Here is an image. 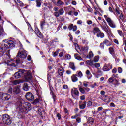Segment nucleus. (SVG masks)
Wrapping results in <instances>:
<instances>
[{"instance_id": "obj_38", "label": "nucleus", "mask_w": 126, "mask_h": 126, "mask_svg": "<svg viewBox=\"0 0 126 126\" xmlns=\"http://www.w3.org/2000/svg\"><path fill=\"white\" fill-rule=\"evenodd\" d=\"M79 90L81 93H82L83 94H84L85 93V90L81 88V87H79Z\"/></svg>"}, {"instance_id": "obj_26", "label": "nucleus", "mask_w": 126, "mask_h": 126, "mask_svg": "<svg viewBox=\"0 0 126 126\" xmlns=\"http://www.w3.org/2000/svg\"><path fill=\"white\" fill-rule=\"evenodd\" d=\"M88 46H86L81 48V51L83 52V53H87V52H88Z\"/></svg>"}, {"instance_id": "obj_4", "label": "nucleus", "mask_w": 126, "mask_h": 126, "mask_svg": "<svg viewBox=\"0 0 126 126\" xmlns=\"http://www.w3.org/2000/svg\"><path fill=\"white\" fill-rule=\"evenodd\" d=\"M54 10L55 11V12L54 13V15L55 16H56V17H59L60 15H63V13H64L63 9L61 8L59 10V8L58 7H55L54 8Z\"/></svg>"}, {"instance_id": "obj_31", "label": "nucleus", "mask_w": 126, "mask_h": 126, "mask_svg": "<svg viewBox=\"0 0 126 126\" xmlns=\"http://www.w3.org/2000/svg\"><path fill=\"white\" fill-rule=\"evenodd\" d=\"M74 57L75 59L79 60V61H81L82 60V58H81V57L79 56L78 54H75Z\"/></svg>"}, {"instance_id": "obj_43", "label": "nucleus", "mask_w": 126, "mask_h": 126, "mask_svg": "<svg viewBox=\"0 0 126 126\" xmlns=\"http://www.w3.org/2000/svg\"><path fill=\"white\" fill-rule=\"evenodd\" d=\"M100 66H101V64H100V63H96L94 64V66L96 68L100 67Z\"/></svg>"}, {"instance_id": "obj_58", "label": "nucleus", "mask_w": 126, "mask_h": 126, "mask_svg": "<svg viewBox=\"0 0 126 126\" xmlns=\"http://www.w3.org/2000/svg\"><path fill=\"white\" fill-rule=\"evenodd\" d=\"M96 86H98V85L97 84V83H95L92 86V88H95V87H96Z\"/></svg>"}, {"instance_id": "obj_46", "label": "nucleus", "mask_w": 126, "mask_h": 126, "mask_svg": "<svg viewBox=\"0 0 126 126\" xmlns=\"http://www.w3.org/2000/svg\"><path fill=\"white\" fill-rule=\"evenodd\" d=\"M39 115L42 114V108H39L37 110H36Z\"/></svg>"}, {"instance_id": "obj_20", "label": "nucleus", "mask_w": 126, "mask_h": 126, "mask_svg": "<svg viewBox=\"0 0 126 126\" xmlns=\"http://www.w3.org/2000/svg\"><path fill=\"white\" fill-rule=\"evenodd\" d=\"M69 67L71 68L73 71H75L76 68L75 67V65H74V63L73 62H70L69 63Z\"/></svg>"}, {"instance_id": "obj_9", "label": "nucleus", "mask_w": 126, "mask_h": 126, "mask_svg": "<svg viewBox=\"0 0 126 126\" xmlns=\"http://www.w3.org/2000/svg\"><path fill=\"white\" fill-rule=\"evenodd\" d=\"M26 99L28 101H33L34 99V95L31 93H27L26 94Z\"/></svg>"}, {"instance_id": "obj_32", "label": "nucleus", "mask_w": 126, "mask_h": 126, "mask_svg": "<svg viewBox=\"0 0 126 126\" xmlns=\"http://www.w3.org/2000/svg\"><path fill=\"white\" fill-rule=\"evenodd\" d=\"M97 37H98V38H104V37H105V34H104L103 33H102V32H101L100 33H97Z\"/></svg>"}, {"instance_id": "obj_27", "label": "nucleus", "mask_w": 126, "mask_h": 126, "mask_svg": "<svg viewBox=\"0 0 126 126\" xmlns=\"http://www.w3.org/2000/svg\"><path fill=\"white\" fill-rule=\"evenodd\" d=\"M86 63L88 65H90V66H94V64L93 63V61L91 60H87L86 61Z\"/></svg>"}, {"instance_id": "obj_29", "label": "nucleus", "mask_w": 126, "mask_h": 126, "mask_svg": "<svg viewBox=\"0 0 126 126\" xmlns=\"http://www.w3.org/2000/svg\"><path fill=\"white\" fill-rule=\"evenodd\" d=\"M103 43L105 44V45H106V46H111L112 43H111V42H110L109 40H108L107 39H105L104 42Z\"/></svg>"}, {"instance_id": "obj_57", "label": "nucleus", "mask_w": 126, "mask_h": 126, "mask_svg": "<svg viewBox=\"0 0 126 126\" xmlns=\"http://www.w3.org/2000/svg\"><path fill=\"white\" fill-rule=\"evenodd\" d=\"M112 72L113 73H117V68H114V69L112 71Z\"/></svg>"}, {"instance_id": "obj_63", "label": "nucleus", "mask_w": 126, "mask_h": 126, "mask_svg": "<svg viewBox=\"0 0 126 126\" xmlns=\"http://www.w3.org/2000/svg\"><path fill=\"white\" fill-rule=\"evenodd\" d=\"M63 89H67V88H68V86L67 85H64L63 86Z\"/></svg>"}, {"instance_id": "obj_11", "label": "nucleus", "mask_w": 126, "mask_h": 126, "mask_svg": "<svg viewBox=\"0 0 126 126\" xmlns=\"http://www.w3.org/2000/svg\"><path fill=\"white\" fill-rule=\"evenodd\" d=\"M113 68V65L111 64H105L103 68V70L104 71H109L110 69Z\"/></svg>"}, {"instance_id": "obj_3", "label": "nucleus", "mask_w": 126, "mask_h": 126, "mask_svg": "<svg viewBox=\"0 0 126 126\" xmlns=\"http://www.w3.org/2000/svg\"><path fill=\"white\" fill-rule=\"evenodd\" d=\"M104 17L105 20H106L110 27H111V28H116L117 27L116 23H115V22H114V21L111 18L108 17V16L106 15H104Z\"/></svg>"}, {"instance_id": "obj_61", "label": "nucleus", "mask_w": 126, "mask_h": 126, "mask_svg": "<svg viewBox=\"0 0 126 126\" xmlns=\"http://www.w3.org/2000/svg\"><path fill=\"white\" fill-rule=\"evenodd\" d=\"M76 121V122H77V123H80V122H81V119H80V118H79V117L77 118Z\"/></svg>"}, {"instance_id": "obj_50", "label": "nucleus", "mask_w": 126, "mask_h": 126, "mask_svg": "<svg viewBox=\"0 0 126 126\" xmlns=\"http://www.w3.org/2000/svg\"><path fill=\"white\" fill-rule=\"evenodd\" d=\"M73 28V24H71L68 26V29H69V30H72Z\"/></svg>"}, {"instance_id": "obj_18", "label": "nucleus", "mask_w": 126, "mask_h": 126, "mask_svg": "<svg viewBox=\"0 0 126 126\" xmlns=\"http://www.w3.org/2000/svg\"><path fill=\"white\" fill-rule=\"evenodd\" d=\"M102 101L104 102H107V103H110L111 102V99H110V97L108 95H105L104 96L103 98H102Z\"/></svg>"}, {"instance_id": "obj_60", "label": "nucleus", "mask_w": 126, "mask_h": 126, "mask_svg": "<svg viewBox=\"0 0 126 126\" xmlns=\"http://www.w3.org/2000/svg\"><path fill=\"white\" fill-rule=\"evenodd\" d=\"M87 24H89V25H90V24H92V21H91V20H88L87 21Z\"/></svg>"}, {"instance_id": "obj_40", "label": "nucleus", "mask_w": 126, "mask_h": 126, "mask_svg": "<svg viewBox=\"0 0 126 126\" xmlns=\"http://www.w3.org/2000/svg\"><path fill=\"white\" fill-rule=\"evenodd\" d=\"M50 94H51V95H52V98L54 100V101H56V95L55 94H54V92H50Z\"/></svg>"}, {"instance_id": "obj_39", "label": "nucleus", "mask_w": 126, "mask_h": 126, "mask_svg": "<svg viewBox=\"0 0 126 126\" xmlns=\"http://www.w3.org/2000/svg\"><path fill=\"white\" fill-rule=\"evenodd\" d=\"M36 35H37L38 37H39V38H42L43 36L41 32L39 31L37 32L36 33Z\"/></svg>"}, {"instance_id": "obj_45", "label": "nucleus", "mask_w": 126, "mask_h": 126, "mask_svg": "<svg viewBox=\"0 0 126 126\" xmlns=\"http://www.w3.org/2000/svg\"><path fill=\"white\" fill-rule=\"evenodd\" d=\"M28 30L30 32H34V30H33V29H32V27H31V26H29Z\"/></svg>"}, {"instance_id": "obj_22", "label": "nucleus", "mask_w": 126, "mask_h": 126, "mask_svg": "<svg viewBox=\"0 0 126 126\" xmlns=\"http://www.w3.org/2000/svg\"><path fill=\"white\" fill-rule=\"evenodd\" d=\"M23 89L25 91H28V90H29V87L28 86V85L27 84V83H24Z\"/></svg>"}, {"instance_id": "obj_49", "label": "nucleus", "mask_w": 126, "mask_h": 126, "mask_svg": "<svg viewBox=\"0 0 126 126\" xmlns=\"http://www.w3.org/2000/svg\"><path fill=\"white\" fill-rule=\"evenodd\" d=\"M118 71L119 73H122L123 72V69L121 67H118Z\"/></svg>"}, {"instance_id": "obj_55", "label": "nucleus", "mask_w": 126, "mask_h": 126, "mask_svg": "<svg viewBox=\"0 0 126 126\" xmlns=\"http://www.w3.org/2000/svg\"><path fill=\"white\" fill-rule=\"evenodd\" d=\"M80 99L82 101H84V100H85V96H84V95L81 96L80 97Z\"/></svg>"}, {"instance_id": "obj_52", "label": "nucleus", "mask_w": 126, "mask_h": 126, "mask_svg": "<svg viewBox=\"0 0 126 126\" xmlns=\"http://www.w3.org/2000/svg\"><path fill=\"white\" fill-rule=\"evenodd\" d=\"M65 58L67 60H70V59L71 58V56L69 55V54L66 55Z\"/></svg>"}, {"instance_id": "obj_13", "label": "nucleus", "mask_w": 126, "mask_h": 126, "mask_svg": "<svg viewBox=\"0 0 126 126\" xmlns=\"http://www.w3.org/2000/svg\"><path fill=\"white\" fill-rule=\"evenodd\" d=\"M24 76L26 80H30L32 78V74L29 72H25L24 71Z\"/></svg>"}, {"instance_id": "obj_7", "label": "nucleus", "mask_w": 126, "mask_h": 126, "mask_svg": "<svg viewBox=\"0 0 126 126\" xmlns=\"http://www.w3.org/2000/svg\"><path fill=\"white\" fill-rule=\"evenodd\" d=\"M18 56L22 59H25L27 56V52L24 49H21L19 51Z\"/></svg>"}, {"instance_id": "obj_6", "label": "nucleus", "mask_w": 126, "mask_h": 126, "mask_svg": "<svg viewBox=\"0 0 126 126\" xmlns=\"http://www.w3.org/2000/svg\"><path fill=\"white\" fill-rule=\"evenodd\" d=\"M3 122L6 125H10L11 124V120L10 119V117L7 114L3 115Z\"/></svg>"}, {"instance_id": "obj_47", "label": "nucleus", "mask_w": 126, "mask_h": 126, "mask_svg": "<svg viewBox=\"0 0 126 126\" xmlns=\"http://www.w3.org/2000/svg\"><path fill=\"white\" fill-rule=\"evenodd\" d=\"M108 81L110 83H112V82H114V78H113V77H111V78H110L108 80Z\"/></svg>"}, {"instance_id": "obj_41", "label": "nucleus", "mask_w": 126, "mask_h": 126, "mask_svg": "<svg viewBox=\"0 0 126 126\" xmlns=\"http://www.w3.org/2000/svg\"><path fill=\"white\" fill-rule=\"evenodd\" d=\"M109 51L110 54H114V48H113V47H109Z\"/></svg>"}, {"instance_id": "obj_48", "label": "nucleus", "mask_w": 126, "mask_h": 126, "mask_svg": "<svg viewBox=\"0 0 126 126\" xmlns=\"http://www.w3.org/2000/svg\"><path fill=\"white\" fill-rule=\"evenodd\" d=\"M59 54V51H56L53 53V57H57Z\"/></svg>"}, {"instance_id": "obj_44", "label": "nucleus", "mask_w": 126, "mask_h": 126, "mask_svg": "<svg viewBox=\"0 0 126 126\" xmlns=\"http://www.w3.org/2000/svg\"><path fill=\"white\" fill-rule=\"evenodd\" d=\"M78 77H82L83 76V74L81 71L78 72Z\"/></svg>"}, {"instance_id": "obj_42", "label": "nucleus", "mask_w": 126, "mask_h": 126, "mask_svg": "<svg viewBox=\"0 0 126 126\" xmlns=\"http://www.w3.org/2000/svg\"><path fill=\"white\" fill-rule=\"evenodd\" d=\"M87 107H91V106H92V102L91 101H89L87 102Z\"/></svg>"}, {"instance_id": "obj_33", "label": "nucleus", "mask_w": 126, "mask_h": 126, "mask_svg": "<svg viewBox=\"0 0 126 126\" xmlns=\"http://www.w3.org/2000/svg\"><path fill=\"white\" fill-rule=\"evenodd\" d=\"M117 32L120 37H124V33H123V31L122 30H118Z\"/></svg>"}, {"instance_id": "obj_21", "label": "nucleus", "mask_w": 126, "mask_h": 126, "mask_svg": "<svg viewBox=\"0 0 126 126\" xmlns=\"http://www.w3.org/2000/svg\"><path fill=\"white\" fill-rule=\"evenodd\" d=\"M64 71V69L63 68H60L58 69V73L60 75V76H63V75Z\"/></svg>"}, {"instance_id": "obj_24", "label": "nucleus", "mask_w": 126, "mask_h": 126, "mask_svg": "<svg viewBox=\"0 0 126 126\" xmlns=\"http://www.w3.org/2000/svg\"><path fill=\"white\" fill-rule=\"evenodd\" d=\"M85 107H86V102H83L82 104H79V108L82 110L85 109Z\"/></svg>"}, {"instance_id": "obj_17", "label": "nucleus", "mask_w": 126, "mask_h": 126, "mask_svg": "<svg viewBox=\"0 0 126 126\" xmlns=\"http://www.w3.org/2000/svg\"><path fill=\"white\" fill-rule=\"evenodd\" d=\"M14 1L17 5H19L21 7H23L24 6V4H23L20 0H14Z\"/></svg>"}, {"instance_id": "obj_14", "label": "nucleus", "mask_w": 126, "mask_h": 126, "mask_svg": "<svg viewBox=\"0 0 126 126\" xmlns=\"http://www.w3.org/2000/svg\"><path fill=\"white\" fill-rule=\"evenodd\" d=\"M101 28H102V29L105 31L106 33H107V34H112V32L109 29V26H108V25H107L106 27V26H101Z\"/></svg>"}, {"instance_id": "obj_35", "label": "nucleus", "mask_w": 126, "mask_h": 126, "mask_svg": "<svg viewBox=\"0 0 126 126\" xmlns=\"http://www.w3.org/2000/svg\"><path fill=\"white\" fill-rule=\"evenodd\" d=\"M94 30V32H95V33H97V34L101 33V30H100L99 28H95Z\"/></svg>"}, {"instance_id": "obj_36", "label": "nucleus", "mask_w": 126, "mask_h": 126, "mask_svg": "<svg viewBox=\"0 0 126 126\" xmlns=\"http://www.w3.org/2000/svg\"><path fill=\"white\" fill-rule=\"evenodd\" d=\"M36 2L37 7H41V5H42L41 1H40L39 0H36Z\"/></svg>"}, {"instance_id": "obj_15", "label": "nucleus", "mask_w": 126, "mask_h": 126, "mask_svg": "<svg viewBox=\"0 0 126 126\" xmlns=\"http://www.w3.org/2000/svg\"><path fill=\"white\" fill-rule=\"evenodd\" d=\"M71 93L72 94H74L75 96H77V97H78L79 96V92H78V90L77 89L74 88L71 90Z\"/></svg>"}, {"instance_id": "obj_1", "label": "nucleus", "mask_w": 126, "mask_h": 126, "mask_svg": "<svg viewBox=\"0 0 126 126\" xmlns=\"http://www.w3.org/2000/svg\"><path fill=\"white\" fill-rule=\"evenodd\" d=\"M14 48V42L12 40H3L2 44L0 47V55H3L4 52L7 49H12Z\"/></svg>"}, {"instance_id": "obj_59", "label": "nucleus", "mask_w": 126, "mask_h": 126, "mask_svg": "<svg viewBox=\"0 0 126 126\" xmlns=\"http://www.w3.org/2000/svg\"><path fill=\"white\" fill-rule=\"evenodd\" d=\"M113 41L114 42V43H115V44H117V45H119V41H118V40L114 39L113 40Z\"/></svg>"}, {"instance_id": "obj_51", "label": "nucleus", "mask_w": 126, "mask_h": 126, "mask_svg": "<svg viewBox=\"0 0 126 126\" xmlns=\"http://www.w3.org/2000/svg\"><path fill=\"white\" fill-rule=\"evenodd\" d=\"M19 46L20 47V50H24L22 48V44L20 41H19Z\"/></svg>"}, {"instance_id": "obj_64", "label": "nucleus", "mask_w": 126, "mask_h": 126, "mask_svg": "<svg viewBox=\"0 0 126 126\" xmlns=\"http://www.w3.org/2000/svg\"><path fill=\"white\" fill-rule=\"evenodd\" d=\"M57 116L59 120H61V114H60V113H57Z\"/></svg>"}, {"instance_id": "obj_56", "label": "nucleus", "mask_w": 126, "mask_h": 126, "mask_svg": "<svg viewBox=\"0 0 126 126\" xmlns=\"http://www.w3.org/2000/svg\"><path fill=\"white\" fill-rule=\"evenodd\" d=\"M1 35H2V27L0 26V36H1Z\"/></svg>"}, {"instance_id": "obj_19", "label": "nucleus", "mask_w": 126, "mask_h": 126, "mask_svg": "<svg viewBox=\"0 0 126 126\" xmlns=\"http://www.w3.org/2000/svg\"><path fill=\"white\" fill-rule=\"evenodd\" d=\"M122 21V22H126V20L125 17V15L123 13H121L119 16V21Z\"/></svg>"}, {"instance_id": "obj_5", "label": "nucleus", "mask_w": 126, "mask_h": 126, "mask_svg": "<svg viewBox=\"0 0 126 126\" xmlns=\"http://www.w3.org/2000/svg\"><path fill=\"white\" fill-rule=\"evenodd\" d=\"M9 93H16L18 94L20 93V86H17L16 87H9L8 90Z\"/></svg>"}, {"instance_id": "obj_25", "label": "nucleus", "mask_w": 126, "mask_h": 126, "mask_svg": "<svg viewBox=\"0 0 126 126\" xmlns=\"http://www.w3.org/2000/svg\"><path fill=\"white\" fill-rule=\"evenodd\" d=\"M22 81L20 80H14L12 82V83L14 84V85H17V84H20V83H21Z\"/></svg>"}, {"instance_id": "obj_16", "label": "nucleus", "mask_w": 126, "mask_h": 126, "mask_svg": "<svg viewBox=\"0 0 126 126\" xmlns=\"http://www.w3.org/2000/svg\"><path fill=\"white\" fill-rule=\"evenodd\" d=\"M71 79L73 82H76V81H78V78H77L76 74H73L71 77Z\"/></svg>"}, {"instance_id": "obj_34", "label": "nucleus", "mask_w": 126, "mask_h": 126, "mask_svg": "<svg viewBox=\"0 0 126 126\" xmlns=\"http://www.w3.org/2000/svg\"><path fill=\"white\" fill-rule=\"evenodd\" d=\"M46 25V22L45 21H42L40 23V26L42 29H44V26Z\"/></svg>"}, {"instance_id": "obj_10", "label": "nucleus", "mask_w": 126, "mask_h": 126, "mask_svg": "<svg viewBox=\"0 0 126 126\" xmlns=\"http://www.w3.org/2000/svg\"><path fill=\"white\" fill-rule=\"evenodd\" d=\"M2 100L7 101L10 99V94L7 93H3L1 94Z\"/></svg>"}, {"instance_id": "obj_12", "label": "nucleus", "mask_w": 126, "mask_h": 126, "mask_svg": "<svg viewBox=\"0 0 126 126\" xmlns=\"http://www.w3.org/2000/svg\"><path fill=\"white\" fill-rule=\"evenodd\" d=\"M23 73H24V70H19L18 72H16L14 75L15 78H20L21 75H22L23 74Z\"/></svg>"}, {"instance_id": "obj_53", "label": "nucleus", "mask_w": 126, "mask_h": 126, "mask_svg": "<svg viewBox=\"0 0 126 126\" xmlns=\"http://www.w3.org/2000/svg\"><path fill=\"white\" fill-rule=\"evenodd\" d=\"M86 74H87V75H91V76H92V75L91 74L90 71H89V70H87L86 71Z\"/></svg>"}, {"instance_id": "obj_23", "label": "nucleus", "mask_w": 126, "mask_h": 126, "mask_svg": "<svg viewBox=\"0 0 126 126\" xmlns=\"http://www.w3.org/2000/svg\"><path fill=\"white\" fill-rule=\"evenodd\" d=\"M64 5V3H63V2L62 0H59L57 2V6H62V5Z\"/></svg>"}, {"instance_id": "obj_54", "label": "nucleus", "mask_w": 126, "mask_h": 126, "mask_svg": "<svg viewBox=\"0 0 126 126\" xmlns=\"http://www.w3.org/2000/svg\"><path fill=\"white\" fill-rule=\"evenodd\" d=\"M73 31H76L77 30V27L76 26H73Z\"/></svg>"}, {"instance_id": "obj_2", "label": "nucleus", "mask_w": 126, "mask_h": 126, "mask_svg": "<svg viewBox=\"0 0 126 126\" xmlns=\"http://www.w3.org/2000/svg\"><path fill=\"white\" fill-rule=\"evenodd\" d=\"M21 106L23 107L20 109L22 113H27L32 109L31 104L28 102H24L21 104Z\"/></svg>"}, {"instance_id": "obj_28", "label": "nucleus", "mask_w": 126, "mask_h": 126, "mask_svg": "<svg viewBox=\"0 0 126 126\" xmlns=\"http://www.w3.org/2000/svg\"><path fill=\"white\" fill-rule=\"evenodd\" d=\"M99 60H100V56L97 55L94 57L93 61L94 62V63H98V62H99Z\"/></svg>"}, {"instance_id": "obj_62", "label": "nucleus", "mask_w": 126, "mask_h": 126, "mask_svg": "<svg viewBox=\"0 0 126 126\" xmlns=\"http://www.w3.org/2000/svg\"><path fill=\"white\" fill-rule=\"evenodd\" d=\"M100 48H101V49H104V47H105V45L104 44V43H101L100 45Z\"/></svg>"}, {"instance_id": "obj_8", "label": "nucleus", "mask_w": 126, "mask_h": 126, "mask_svg": "<svg viewBox=\"0 0 126 126\" xmlns=\"http://www.w3.org/2000/svg\"><path fill=\"white\" fill-rule=\"evenodd\" d=\"M18 63H19V60H16L15 62L9 60L5 62V63L8 66H16L17 64H18Z\"/></svg>"}, {"instance_id": "obj_37", "label": "nucleus", "mask_w": 126, "mask_h": 126, "mask_svg": "<svg viewBox=\"0 0 126 126\" xmlns=\"http://www.w3.org/2000/svg\"><path fill=\"white\" fill-rule=\"evenodd\" d=\"M88 122L91 123V124H93L94 123V120H93L92 117H89L88 119Z\"/></svg>"}, {"instance_id": "obj_30", "label": "nucleus", "mask_w": 126, "mask_h": 126, "mask_svg": "<svg viewBox=\"0 0 126 126\" xmlns=\"http://www.w3.org/2000/svg\"><path fill=\"white\" fill-rule=\"evenodd\" d=\"M94 54H93V52H92V51H90L88 55L87 56V58H88L89 59H91L93 57H94Z\"/></svg>"}]
</instances>
